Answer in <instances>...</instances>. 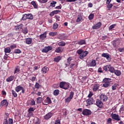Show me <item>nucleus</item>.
<instances>
[{
	"label": "nucleus",
	"mask_w": 124,
	"mask_h": 124,
	"mask_svg": "<svg viewBox=\"0 0 124 124\" xmlns=\"http://www.w3.org/2000/svg\"><path fill=\"white\" fill-rule=\"evenodd\" d=\"M32 42V39L31 38H27L25 39V43H26V44H31Z\"/></svg>",
	"instance_id": "obj_21"
},
{
	"label": "nucleus",
	"mask_w": 124,
	"mask_h": 124,
	"mask_svg": "<svg viewBox=\"0 0 124 124\" xmlns=\"http://www.w3.org/2000/svg\"><path fill=\"white\" fill-rule=\"evenodd\" d=\"M94 101L93 100V98H89L86 100V106H90V105H92V104H94Z\"/></svg>",
	"instance_id": "obj_15"
},
{
	"label": "nucleus",
	"mask_w": 124,
	"mask_h": 124,
	"mask_svg": "<svg viewBox=\"0 0 124 124\" xmlns=\"http://www.w3.org/2000/svg\"><path fill=\"white\" fill-rule=\"evenodd\" d=\"M119 112L120 113H122V114H123V113L124 112V105H122L120 110H119Z\"/></svg>",
	"instance_id": "obj_43"
},
{
	"label": "nucleus",
	"mask_w": 124,
	"mask_h": 124,
	"mask_svg": "<svg viewBox=\"0 0 124 124\" xmlns=\"http://www.w3.org/2000/svg\"><path fill=\"white\" fill-rule=\"evenodd\" d=\"M103 82L104 83L103 85V87L106 88L110 86V83L112 82V79L105 78Z\"/></svg>",
	"instance_id": "obj_5"
},
{
	"label": "nucleus",
	"mask_w": 124,
	"mask_h": 124,
	"mask_svg": "<svg viewBox=\"0 0 124 124\" xmlns=\"http://www.w3.org/2000/svg\"><path fill=\"white\" fill-rule=\"evenodd\" d=\"M41 87V85L39 84V83L36 82L35 85V87L36 89H38L39 88H40Z\"/></svg>",
	"instance_id": "obj_51"
},
{
	"label": "nucleus",
	"mask_w": 124,
	"mask_h": 124,
	"mask_svg": "<svg viewBox=\"0 0 124 124\" xmlns=\"http://www.w3.org/2000/svg\"><path fill=\"white\" fill-rule=\"evenodd\" d=\"M28 32H29V31L28 30V27H25L22 29V32L24 34H27V33H28Z\"/></svg>",
	"instance_id": "obj_35"
},
{
	"label": "nucleus",
	"mask_w": 124,
	"mask_h": 124,
	"mask_svg": "<svg viewBox=\"0 0 124 124\" xmlns=\"http://www.w3.org/2000/svg\"><path fill=\"white\" fill-rule=\"evenodd\" d=\"M35 124H40V119L37 118V121L35 123Z\"/></svg>",
	"instance_id": "obj_60"
},
{
	"label": "nucleus",
	"mask_w": 124,
	"mask_h": 124,
	"mask_svg": "<svg viewBox=\"0 0 124 124\" xmlns=\"http://www.w3.org/2000/svg\"><path fill=\"white\" fill-rule=\"evenodd\" d=\"M12 93L14 97H17L18 96V94H17L16 92L13 90H12Z\"/></svg>",
	"instance_id": "obj_39"
},
{
	"label": "nucleus",
	"mask_w": 124,
	"mask_h": 124,
	"mask_svg": "<svg viewBox=\"0 0 124 124\" xmlns=\"http://www.w3.org/2000/svg\"><path fill=\"white\" fill-rule=\"evenodd\" d=\"M15 53H16V54H20V53H21V50H20V49H16L15 51Z\"/></svg>",
	"instance_id": "obj_58"
},
{
	"label": "nucleus",
	"mask_w": 124,
	"mask_h": 124,
	"mask_svg": "<svg viewBox=\"0 0 124 124\" xmlns=\"http://www.w3.org/2000/svg\"><path fill=\"white\" fill-rule=\"evenodd\" d=\"M107 123H108V124H111V123H112V119H111V118H109L108 119Z\"/></svg>",
	"instance_id": "obj_56"
},
{
	"label": "nucleus",
	"mask_w": 124,
	"mask_h": 124,
	"mask_svg": "<svg viewBox=\"0 0 124 124\" xmlns=\"http://www.w3.org/2000/svg\"><path fill=\"white\" fill-rule=\"evenodd\" d=\"M42 71L43 74H46L48 71H49V68L47 66H45L42 69Z\"/></svg>",
	"instance_id": "obj_22"
},
{
	"label": "nucleus",
	"mask_w": 124,
	"mask_h": 124,
	"mask_svg": "<svg viewBox=\"0 0 124 124\" xmlns=\"http://www.w3.org/2000/svg\"><path fill=\"white\" fill-rule=\"evenodd\" d=\"M34 108H30L28 109V112H33Z\"/></svg>",
	"instance_id": "obj_55"
},
{
	"label": "nucleus",
	"mask_w": 124,
	"mask_h": 124,
	"mask_svg": "<svg viewBox=\"0 0 124 124\" xmlns=\"http://www.w3.org/2000/svg\"><path fill=\"white\" fill-rule=\"evenodd\" d=\"M56 4H57V1H52V2L50 3V6L51 7H55L56 6Z\"/></svg>",
	"instance_id": "obj_34"
},
{
	"label": "nucleus",
	"mask_w": 124,
	"mask_h": 124,
	"mask_svg": "<svg viewBox=\"0 0 124 124\" xmlns=\"http://www.w3.org/2000/svg\"><path fill=\"white\" fill-rule=\"evenodd\" d=\"M46 37H47V31H45L43 34L40 35V39L41 40H44Z\"/></svg>",
	"instance_id": "obj_20"
},
{
	"label": "nucleus",
	"mask_w": 124,
	"mask_h": 124,
	"mask_svg": "<svg viewBox=\"0 0 124 124\" xmlns=\"http://www.w3.org/2000/svg\"><path fill=\"white\" fill-rule=\"evenodd\" d=\"M0 107H4L6 108L7 106H8V102L7 101V100L6 99H3L2 101H1L0 104Z\"/></svg>",
	"instance_id": "obj_10"
},
{
	"label": "nucleus",
	"mask_w": 124,
	"mask_h": 124,
	"mask_svg": "<svg viewBox=\"0 0 124 124\" xmlns=\"http://www.w3.org/2000/svg\"><path fill=\"white\" fill-rule=\"evenodd\" d=\"M120 44H121V40L119 39H115L112 42L114 48H117V46H119Z\"/></svg>",
	"instance_id": "obj_9"
},
{
	"label": "nucleus",
	"mask_w": 124,
	"mask_h": 124,
	"mask_svg": "<svg viewBox=\"0 0 124 124\" xmlns=\"http://www.w3.org/2000/svg\"><path fill=\"white\" fill-rule=\"evenodd\" d=\"M93 17H94V15L93 14H91L88 16V18L89 20H93Z\"/></svg>",
	"instance_id": "obj_46"
},
{
	"label": "nucleus",
	"mask_w": 124,
	"mask_h": 124,
	"mask_svg": "<svg viewBox=\"0 0 124 124\" xmlns=\"http://www.w3.org/2000/svg\"><path fill=\"white\" fill-rule=\"evenodd\" d=\"M4 52L6 54H7V53H10V52H11V49L9 47H7L4 48Z\"/></svg>",
	"instance_id": "obj_31"
},
{
	"label": "nucleus",
	"mask_w": 124,
	"mask_h": 124,
	"mask_svg": "<svg viewBox=\"0 0 124 124\" xmlns=\"http://www.w3.org/2000/svg\"><path fill=\"white\" fill-rule=\"evenodd\" d=\"M94 104L95 105H96V106H97V107H99V108H102L104 105L103 102H102V101L98 99L96 100V102L95 101L94 102Z\"/></svg>",
	"instance_id": "obj_6"
},
{
	"label": "nucleus",
	"mask_w": 124,
	"mask_h": 124,
	"mask_svg": "<svg viewBox=\"0 0 124 124\" xmlns=\"http://www.w3.org/2000/svg\"><path fill=\"white\" fill-rule=\"evenodd\" d=\"M58 27H59V25L58 24V23H54L53 24V30H57Z\"/></svg>",
	"instance_id": "obj_49"
},
{
	"label": "nucleus",
	"mask_w": 124,
	"mask_h": 124,
	"mask_svg": "<svg viewBox=\"0 0 124 124\" xmlns=\"http://www.w3.org/2000/svg\"><path fill=\"white\" fill-rule=\"evenodd\" d=\"M32 81V82H34L35 80H36V77H33L31 78V79H30Z\"/></svg>",
	"instance_id": "obj_62"
},
{
	"label": "nucleus",
	"mask_w": 124,
	"mask_h": 124,
	"mask_svg": "<svg viewBox=\"0 0 124 124\" xmlns=\"http://www.w3.org/2000/svg\"><path fill=\"white\" fill-rule=\"evenodd\" d=\"M119 52H124V48H118Z\"/></svg>",
	"instance_id": "obj_64"
},
{
	"label": "nucleus",
	"mask_w": 124,
	"mask_h": 124,
	"mask_svg": "<svg viewBox=\"0 0 124 124\" xmlns=\"http://www.w3.org/2000/svg\"><path fill=\"white\" fill-rule=\"evenodd\" d=\"M54 115L53 113L51 112H48L44 116V120H49V119H51L53 115Z\"/></svg>",
	"instance_id": "obj_17"
},
{
	"label": "nucleus",
	"mask_w": 124,
	"mask_h": 124,
	"mask_svg": "<svg viewBox=\"0 0 124 124\" xmlns=\"http://www.w3.org/2000/svg\"><path fill=\"white\" fill-rule=\"evenodd\" d=\"M82 19H83V17L82 16V15H78V18H77V20H76L77 23H78V22H80V21H82Z\"/></svg>",
	"instance_id": "obj_29"
},
{
	"label": "nucleus",
	"mask_w": 124,
	"mask_h": 124,
	"mask_svg": "<svg viewBox=\"0 0 124 124\" xmlns=\"http://www.w3.org/2000/svg\"><path fill=\"white\" fill-rule=\"evenodd\" d=\"M78 45H86V40H80L78 41Z\"/></svg>",
	"instance_id": "obj_25"
},
{
	"label": "nucleus",
	"mask_w": 124,
	"mask_h": 124,
	"mask_svg": "<svg viewBox=\"0 0 124 124\" xmlns=\"http://www.w3.org/2000/svg\"><path fill=\"white\" fill-rule=\"evenodd\" d=\"M101 25H102L101 22H99L97 24H96L95 25H93L92 27V29H93V30H97V29H99V28L101 27Z\"/></svg>",
	"instance_id": "obj_19"
},
{
	"label": "nucleus",
	"mask_w": 124,
	"mask_h": 124,
	"mask_svg": "<svg viewBox=\"0 0 124 124\" xmlns=\"http://www.w3.org/2000/svg\"><path fill=\"white\" fill-rule=\"evenodd\" d=\"M103 69L106 72H110V73H114V71L115 70V68L111 64L106 65V66H104L103 67Z\"/></svg>",
	"instance_id": "obj_2"
},
{
	"label": "nucleus",
	"mask_w": 124,
	"mask_h": 124,
	"mask_svg": "<svg viewBox=\"0 0 124 124\" xmlns=\"http://www.w3.org/2000/svg\"><path fill=\"white\" fill-rule=\"evenodd\" d=\"M8 117H9V114L5 113V117L3 122V124H13V119L9 118L8 120H7Z\"/></svg>",
	"instance_id": "obj_3"
},
{
	"label": "nucleus",
	"mask_w": 124,
	"mask_h": 124,
	"mask_svg": "<svg viewBox=\"0 0 124 124\" xmlns=\"http://www.w3.org/2000/svg\"><path fill=\"white\" fill-rule=\"evenodd\" d=\"M20 72V67L18 66L16 67L15 69V71L14 72V74L16 73H18V72Z\"/></svg>",
	"instance_id": "obj_33"
},
{
	"label": "nucleus",
	"mask_w": 124,
	"mask_h": 124,
	"mask_svg": "<svg viewBox=\"0 0 124 124\" xmlns=\"http://www.w3.org/2000/svg\"><path fill=\"white\" fill-rule=\"evenodd\" d=\"M52 103V101L51 98L49 97H47L46 99L44 100V102H42L43 105H48V104H51Z\"/></svg>",
	"instance_id": "obj_12"
},
{
	"label": "nucleus",
	"mask_w": 124,
	"mask_h": 124,
	"mask_svg": "<svg viewBox=\"0 0 124 124\" xmlns=\"http://www.w3.org/2000/svg\"><path fill=\"white\" fill-rule=\"evenodd\" d=\"M8 58V55L5 54L3 57L4 60H5V61H6V60H7Z\"/></svg>",
	"instance_id": "obj_59"
},
{
	"label": "nucleus",
	"mask_w": 124,
	"mask_h": 124,
	"mask_svg": "<svg viewBox=\"0 0 124 124\" xmlns=\"http://www.w3.org/2000/svg\"><path fill=\"white\" fill-rule=\"evenodd\" d=\"M83 51L84 50H83V49H79L77 51V54H78V55H79V56H80V55H82Z\"/></svg>",
	"instance_id": "obj_41"
},
{
	"label": "nucleus",
	"mask_w": 124,
	"mask_h": 124,
	"mask_svg": "<svg viewBox=\"0 0 124 124\" xmlns=\"http://www.w3.org/2000/svg\"><path fill=\"white\" fill-rule=\"evenodd\" d=\"M53 50V47L50 46H45L42 50V53H48L49 51H51Z\"/></svg>",
	"instance_id": "obj_13"
},
{
	"label": "nucleus",
	"mask_w": 124,
	"mask_h": 124,
	"mask_svg": "<svg viewBox=\"0 0 124 124\" xmlns=\"http://www.w3.org/2000/svg\"><path fill=\"white\" fill-rule=\"evenodd\" d=\"M21 20H22V21H25V20H33V15L31 14H25L22 15Z\"/></svg>",
	"instance_id": "obj_4"
},
{
	"label": "nucleus",
	"mask_w": 124,
	"mask_h": 124,
	"mask_svg": "<svg viewBox=\"0 0 124 124\" xmlns=\"http://www.w3.org/2000/svg\"><path fill=\"white\" fill-rule=\"evenodd\" d=\"M59 46H65V43L63 41H61L58 43Z\"/></svg>",
	"instance_id": "obj_40"
},
{
	"label": "nucleus",
	"mask_w": 124,
	"mask_h": 124,
	"mask_svg": "<svg viewBox=\"0 0 124 124\" xmlns=\"http://www.w3.org/2000/svg\"><path fill=\"white\" fill-rule=\"evenodd\" d=\"M22 89H23V87L20 85H18L15 88V91L17 93H19V92H20V91H22Z\"/></svg>",
	"instance_id": "obj_28"
},
{
	"label": "nucleus",
	"mask_w": 124,
	"mask_h": 124,
	"mask_svg": "<svg viewBox=\"0 0 124 124\" xmlns=\"http://www.w3.org/2000/svg\"><path fill=\"white\" fill-rule=\"evenodd\" d=\"M31 4H32V5H33L34 8H37V4H36V3L35 2V1H32L31 2Z\"/></svg>",
	"instance_id": "obj_38"
},
{
	"label": "nucleus",
	"mask_w": 124,
	"mask_h": 124,
	"mask_svg": "<svg viewBox=\"0 0 124 124\" xmlns=\"http://www.w3.org/2000/svg\"><path fill=\"white\" fill-rule=\"evenodd\" d=\"M71 99H72L71 98L68 97L67 98L65 99V103H69L70 101H71Z\"/></svg>",
	"instance_id": "obj_42"
},
{
	"label": "nucleus",
	"mask_w": 124,
	"mask_h": 124,
	"mask_svg": "<svg viewBox=\"0 0 124 124\" xmlns=\"http://www.w3.org/2000/svg\"><path fill=\"white\" fill-rule=\"evenodd\" d=\"M59 94H60V90L58 89L54 90V91L53 92L54 95H55V96L59 95Z\"/></svg>",
	"instance_id": "obj_37"
},
{
	"label": "nucleus",
	"mask_w": 124,
	"mask_h": 124,
	"mask_svg": "<svg viewBox=\"0 0 124 124\" xmlns=\"http://www.w3.org/2000/svg\"><path fill=\"white\" fill-rule=\"evenodd\" d=\"M111 89H112V91H116V90H117L116 84H114V85H112Z\"/></svg>",
	"instance_id": "obj_53"
},
{
	"label": "nucleus",
	"mask_w": 124,
	"mask_h": 124,
	"mask_svg": "<svg viewBox=\"0 0 124 124\" xmlns=\"http://www.w3.org/2000/svg\"><path fill=\"white\" fill-rule=\"evenodd\" d=\"M101 56L103 58H105L107 59V61H108L109 62H110V61L111 60V55H110V54H109L108 53H103L101 55Z\"/></svg>",
	"instance_id": "obj_11"
},
{
	"label": "nucleus",
	"mask_w": 124,
	"mask_h": 124,
	"mask_svg": "<svg viewBox=\"0 0 124 124\" xmlns=\"http://www.w3.org/2000/svg\"><path fill=\"white\" fill-rule=\"evenodd\" d=\"M57 34V32H50L49 33V35H50L51 36H56Z\"/></svg>",
	"instance_id": "obj_44"
},
{
	"label": "nucleus",
	"mask_w": 124,
	"mask_h": 124,
	"mask_svg": "<svg viewBox=\"0 0 124 124\" xmlns=\"http://www.w3.org/2000/svg\"><path fill=\"white\" fill-rule=\"evenodd\" d=\"M36 101H37V103H38V104H40V103H41L42 102V98L40 97H38L36 99Z\"/></svg>",
	"instance_id": "obj_36"
},
{
	"label": "nucleus",
	"mask_w": 124,
	"mask_h": 124,
	"mask_svg": "<svg viewBox=\"0 0 124 124\" xmlns=\"http://www.w3.org/2000/svg\"><path fill=\"white\" fill-rule=\"evenodd\" d=\"M23 28V24H20L19 25H17L16 26H15V29L16 31H19V30H21Z\"/></svg>",
	"instance_id": "obj_23"
},
{
	"label": "nucleus",
	"mask_w": 124,
	"mask_h": 124,
	"mask_svg": "<svg viewBox=\"0 0 124 124\" xmlns=\"http://www.w3.org/2000/svg\"><path fill=\"white\" fill-rule=\"evenodd\" d=\"M100 100L105 102L108 100V97L105 94L102 93L100 95Z\"/></svg>",
	"instance_id": "obj_16"
},
{
	"label": "nucleus",
	"mask_w": 124,
	"mask_h": 124,
	"mask_svg": "<svg viewBox=\"0 0 124 124\" xmlns=\"http://www.w3.org/2000/svg\"><path fill=\"white\" fill-rule=\"evenodd\" d=\"M116 27V24H112L108 27L109 31H112Z\"/></svg>",
	"instance_id": "obj_45"
},
{
	"label": "nucleus",
	"mask_w": 124,
	"mask_h": 124,
	"mask_svg": "<svg viewBox=\"0 0 124 124\" xmlns=\"http://www.w3.org/2000/svg\"><path fill=\"white\" fill-rule=\"evenodd\" d=\"M111 117L112 119L115 120V121H117V122L121 121V117L117 114L112 113L111 114Z\"/></svg>",
	"instance_id": "obj_8"
},
{
	"label": "nucleus",
	"mask_w": 124,
	"mask_h": 124,
	"mask_svg": "<svg viewBox=\"0 0 124 124\" xmlns=\"http://www.w3.org/2000/svg\"><path fill=\"white\" fill-rule=\"evenodd\" d=\"M88 65L91 67H94L96 65V62L94 59H92L91 61L88 62Z\"/></svg>",
	"instance_id": "obj_14"
},
{
	"label": "nucleus",
	"mask_w": 124,
	"mask_h": 124,
	"mask_svg": "<svg viewBox=\"0 0 124 124\" xmlns=\"http://www.w3.org/2000/svg\"><path fill=\"white\" fill-rule=\"evenodd\" d=\"M55 124H61V120L58 118L57 119L55 122Z\"/></svg>",
	"instance_id": "obj_54"
},
{
	"label": "nucleus",
	"mask_w": 124,
	"mask_h": 124,
	"mask_svg": "<svg viewBox=\"0 0 124 124\" xmlns=\"http://www.w3.org/2000/svg\"><path fill=\"white\" fill-rule=\"evenodd\" d=\"M98 89H99V85L98 84H94L93 88V92H96Z\"/></svg>",
	"instance_id": "obj_27"
},
{
	"label": "nucleus",
	"mask_w": 124,
	"mask_h": 124,
	"mask_svg": "<svg viewBox=\"0 0 124 124\" xmlns=\"http://www.w3.org/2000/svg\"><path fill=\"white\" fill-rule=\"evenodd\" d=\"M89 54V52L87 51H85L82 52V53L80 55H79V59L80 60H84V58L87 57L88 54Z\"/></svg>",
	"instance_id": "obj_18"
},
{
	"label": "nucleus",
	"mask_w": 124,
	"mask_h": 124,
	"mask_svg": "<svg viewBox=\"0 0 124 124\" xmlns=\"http://www.w3.org/2000/svg\"><path fill=\"white\" fill-rule=\"evenodd\" d=\"M93 94L92 92H90L88 96L89 98H91V97H92V96H93Z\"/></svg>",
	"instance_id": "obj_61"
},
{
	"label": "nucleus",
	"mask_w": 124,
	"mask_h": 124,
	"mask_svg": "<svg viewBox=\"0 0 124 124\" xmlns=\"http://www.w3.org/2000/svg\"><path fill=\"white\" fill-rule=\"evenodd\" d=\"M59 87L63 90H68L70 88V83L65 81H61L60 82Z\"/></svg>",
	"instance_id": "obj_1"
},
{
	"label": "nucleus",
	"mask_w": 124,
	"mask_h": 124,
	"mask_svg": "<svg viewBox=\"0 0 124 124\" xmlns=\"http://www.w3.org/2000/svg\"><path fill=\"white\" fill-rule=\"evenodd\" d=\"M113 73L116 76H121L122 74V72H121L120 70H114Z\"/></svg>",
	"instance_id": "obj_24"
},
{
	"label": "nucleus",
	"mask_w": 124,
	"mask_h": 124,
	"mask_svg": "<svg viewBox=\"0 0 124 124\" xmlns=\"http://www.w3.org/2000/svg\"><path fill=\"white\" fill-rule=\"evenodd\" d=\"M71 61H72V57H70L67 59V62L68 64H70V62H71Z\"/></svg>",
	"instance_id": "obj_47"
},
{
	"label": "nucleus",
	"mask_w": 124,
	"mask_h": 124,
	"mask_svg": "<svg viewBox=\"0 0 124 124\" xmlns=\"http://www.w3.org/2000/svg\"><path fill=\"white\" fill-rule=\"evenodd\" d=\"M56 53H61V52H62V48L61 47H58L55 50Z\"/></svg>",
	"instance_id": "obj_32"
},
{
	"label": "nucleus",
	"mask_w": 124,
	"mask_h": 124,
	"mask_svg": "<svg viewBox=\"0 0 124 124\" xmlns=\"http://www.w3.org/2000/svg\"><path fill=\"white\" fill-rule=\"evenodd\" d=\"M73 96H74V92L71 91L70 93L69 97L72 99V98H73Z\"/></svg>",
	"instance_id": "obj_48"
},
{
	"label": "nucleus",
	"mask_w": 124,
	"mask_h": 124,
	"mask_svg": "<svg viewBox=\"0 0 124 124\" xmlns=\"http://www.w3.org/2000/svg\"><path fill=\"white\" fill-rule=\"evenodd\" d=\"M112 7H113V4L110 3L108 4V5H107V8H108L110 9V8H112Z\"/></svg>",
	"instance_id": "obj_52"
},
{
	"label": "nucleus",
	"mask_w": 124,
	"mask_h": 124,
	"mask_svg": "<svg viewBox=\"0 0 124 124\" xmlns=\"http://www.w3.org/2000/svg\"><path fill=\"white\" fill-rule=\"evenodd\" d=\"M92 113V110L89 109H83L82 114L83 116H91Z\"/></svg>",
	"instance_id": "obj_7"
},
{
	"label": "nucleus",
	"mask_w": 124,
	"mask_h": 124,
	"mask_svg": "<svg viewBox=\"0 0 124 124\" xmlns=\"http://www.w3.org/2000/svg\"><path fill=\"white\" fill-rule=\"evenodd\" d=\"M31 105H35V101L34 100L31 101Z\"/></svg>",
	"instance_id": "obj_63"
},
{
	"label": "nucleus",
	"mask_w": 124,
	"mask_h": 124,
	"mask_svg": "<svg viewBox=\"0 0 124 124\" xmlns=\"http://www.w3.org/2000/svg\"><path fill=\"white\" fill-rule=\"evenodd\" d=\"M53 11V13H54L55 14H58V13H60V12H61L60 10H55V11Z\"/></svg>",
	"instance_id": "obj_57"
},
{
	"label": "nucleus",
	"mask_w": 124,
	"mask_h": 124,
	"mask_svg": "<svg viewBox=\"0 0 124 124\" xmlns=\"http://www.w3.org/2000/svg\"><path fill=\"white\" fill-rule=\"evenodd\" d=\"M16 47H17V46H16V44H14L13 45H12L10 46V49H11V50H13V49H15V48H16Z\"/></svg>",
	"instance_id": "obj_50"
},
{
	"label": "nucleus",
	"mask_w": 124,
	"mask_h": 124,
	"mask_svg": "<svg viewBox=\"0 0 124 124\" xmlns=\"http://www.w3.org/2000/svg\"><path fill=\"white\" fill-rule=\"evenodd\" d=\"M62 60V57L61 56H57V57L54 58V62H59Z\"/></svg>",
	"instance_id": "obj_30"
},
{
	"label": "nucleus",
	"mask_w": 124,
	"mask_h": 124,
	"mask_svg": "<svg viewBox=\"0 0 124 124\" xmlns=\"http://www.w3.org/2000/svg\"><path fill=\"white\" fill-rule=\"evenodd\" d=\"M14 76H11L9 77L6 79V82H12L14 80Z\"/></svg>",
	"instance_id": "obj_26"
}]
</instances>
